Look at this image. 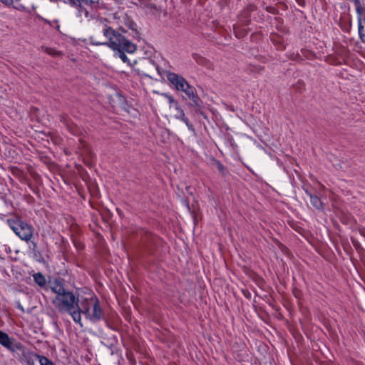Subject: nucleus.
Segmentation results:
<instances>
[{"label": "nucleus", "mask_w": 365, "mask_h": 365, "mask_svg": "<svg viewBox=\"0 0 365 365\" xmlns=\"http://www.w3.org/2000/svg\"><path fill=\"white\" fill-rule=\"evenodd\" d=\"M257 10V6L254 4H250L243 9V14L251 13Z\"/></svg>", "instance_id": "dca6fc26"}, {"label": "nucleus", "mask_w": 365, "mask_h": 365, "mask_svg": "<svg viewBox=\"0 0 365 365\" xmlns=\"http://www.w3.org/2000/svg\"><path fill=\"white\" fill-rule=\"evenodd\" d=\"M50 289L55 294L52 299L53 306L60 312L70 314L73 321L82 326L81 312L77 310L78 299L75 294L66 290L63 284L58 279L50 282Z\"/></svg>", "instance_id": "f257e3e1"}, {"label": "nucleus", "mask_w": 365, "mask_h": 365, "mask_svg": "<svg viewBox=\"0 0 365 365\" xmlns=\"http://www.w3.org/2000/svg\"><path fill=\"white\" fill-rule=\"evenodd\" d=\"M1 2L5 4L6 5H10L13 3V0H0Z\"/></svg>", "instance_id": "4be33fe9"}, {"label": "nucleus", "mask_w": 365, "mask_h": 365, "mask_svg": "<svg viewBox=\"0 0 365 365\" xmlns=\"http://www.w3.org/2000/svg\"><path fill=\"white\" fill-rule=\"evenodd\" d=\"M36 358L38 360L41 365H54L48 358L36 354Z\"/></svg>", "instance_id": "4468645a"}, {"label": "nucleus", "mask_w": 365, "mask_h": 365, "mask_svg": "<svg viewBox=\"0 0 365 365\" xmlns=\"http://www.w3.org/2000/svg\"><path fill=\"white\" fill-rule=\"evenodd\" d=\"M114 51V56L122 60L123 62L127 63L129 61L126 53H133L135 51L136 47H112Z\"/></svg>", "instance_id": "423d86ee"}, {"label": "nucleus", "mask_w": 365, "mask_h": 365, "mask_svg": "<svg viewBox=\"0 0 365 365\" xmlns=\"http://www.w3.org/2000/svg\"><path fill=\"white\" fill-rule=\"evenodd\" d=\"M175 110H176V113L175 115V118L178 119L183 118L185 115L183 110L180 106L179 103L177 104V106H174Z\"/></svg>", "instance_id": "2eb2a0df"}, {"label": "nucleus", "mask_w": 365, "mask_h": 365, "mask_svg": "<svg viewBox=\"0 0 365 365\" xmlns=\"http://www.w3.org/2000/svg\"><path fill=\"white\" fill-rule=\"evenodd\" d=\"M250 14V13L243 14V11H242L241 16H242V18H245V19L243 21V23H244V24H247L250 22V19H249Z\"/></svg>", "instance_id": "f3484780"}, {"label": "nucleus", "mask_w": 365, "mask_h": 365, "mask_svg": "<svg viewBox=\"0 0 365 365\" xmlns=\"http://www.w3.org/2000/svg\"><path fill=\"white\" fill-rule=\"evenodd\" d=\"M162 96L167 99L170 108H174V106H177V104H178V101H175L171 95L168 93H162Z\"/></svg>", "instance_id": "9d476101"}, {"label": "nucleus", "mask_w": 365, "mask_h": 365, "mask_svg": "<svg viewBox=\"0 0 365 365\" xmlns=\"http://www.w3.org/2000/svg\"><path fill=\"white\" fill-rule=\"evenodd\" d=\"M44 51L53 56H58L61 55V52L58 51L56 47H43Z\"/></svg>", "instance_id": "ddd939ff"}, {"label": "nucleus", "mask_w": 365, "mask_h": 365, "mask_svg": "<svg viewBox=\"0 0 365 365\" xmlns=\"http://www.w3.org/2000/svg\"><path fill=\"white\" fill-rule=\"evenodd\" d=\"M7 224L14 233L22 240L29 241L33 236L32 227L19 218L7 220Z\"/></svg>", "instance_id": "20e7f679"}, {"label": "nucleus", "mask_w": 365, "mask_h": 365, "mask_svg": "<svg viewBox=\"0 0 365 365\" xmlns=\"http://www.w3.org/2000/svg\"><path fill=\"white\" fill-rule=\"evenodd\" d=\"M356 12L359 15V21L365 19V6L361 4L360 0H354Z\"/></svg>", "instance_id": "0eeeda50"}, {"label": "nucleus", "mask_w": 365, "mask_h": 365, "mask_svg": "<svg viewBox=\"0 0 365 365\" xmlns=\"http://www.w3.org/2000/svg\"><path fill=\"white\" fill-rule=\"evenodd\" d=\"M310 201H311L312 205L314 207H315L316 208L319 209L322 207V201L317 196L311 195Z\"/></svg>", "instance_id": "9b49d317"}, {"label": "nucleus", "mask_w": 365, "mask_h": 365, "mask_svg": "<svg viewBox=\"0 0 365 365\" xmlns=\"http://www.w3.org/2000/svg\"><path fill=\"white\" fill-rule=\"evenodd\" d=\"M180 120L184 122L190 130L192 129V125L190 123L188 119L185 116H184L183 118H181Z\"/></svg>", "instance_id": "6ab92c4d"}, {"label": "nucleus", "mask_w": 365, "mask_h": 365, "mask_svg": "<svg viewBox=\"0 0 365 365\" xmlns=\"http://www.w3.org/2000/svg\"><path fill=\"white\" fill-rule=\"evenodd\" d=\"M114 17L115 19H120V18H123L125 22V25H128L129 27H131V25L133 24L128 17L126 14H115Z\"/></svg>", "instance_id": "f8f14e48"}, {"label": "nucleus", "mask_w": 365, "mask_h": 365, "mask_svg": "<svg viewBox=\"0 0 365 365\" xmlns=\"http://www.w3.org/2000/svg\"><path fill=\"white\" fill-rule=\"evenodd\" d=\"M165 75L168 81L175 87L177 91L183 92L190 100L194 106H200V99L195 93V88L191 86L182 76L170 71H165Z\"/></svg>", "instance_id": "f03ea898"}, {"label": "nucleus", "mask_w": 365, "mask_h": 365, "mask_svg": "<svg viewBox=\"0 0 365 365\" xmlns=\"http://www.w3.org/2000/svg\"><path fill=\"white\" fill-rule=\"evenodd\" d=\"M302 53L306 56V58H312V55L307 51V49H302Z\"/></svg>", "instance_id": "aec40b11"}, {"label": "nucleus", "mask_w": 365, "mask_h": 365, "mask_svg": "<svg viewBox=\"0 0 365 365\" xmlns=\"http://www.w3.org/2000/svg\"><path fill=\"white\" fill-rule=\"evenodd\" d=\"M103 34L108 39V43H97L96 45L105 44L107 46H135L128 40L123 35L117 32L110 27L104 29Z\"/></svg>", "instance_id": "39448f33"}, {"label": "nucleus", "mask_w": 365, "mask_h": 365, "mask_svg": "<svg viewBox=\"0 0 365 365\" xmlns=\"http://www.w3.org/2000/svg\"><path fill=\"white\" fill-rule=\"evenodd\" d=\"M0 344L7 348L12 344L9 335L1 331H0Z\"/></svg>", "instance_id": "1a4fd4ad"}, {"label": "nucleus", "mask_w": 365, "mask_h": 365, "mask_svg": "<svg viewBox=\"0 0 365 365\" xmlns=\"http://www.w3.org/2000/svg\"><path fill=\"white\" fill-rule=\"evenodd\" d=\"M119 29H120V30H121L123 32H125V31L123 29H122V26H121L120 25L119 26Z\"/></svg>", "instance_id": "b1692460"}, {"label": "nucleus", "mask_w": 365, "mask_h": 365, "mask_svg": "<svg viewBox=\"0 0 365 365\" xmlns=\"http://www.w3.org/2000/svg\"><path fill=\"white\" fill-rule=\"evenodd\" d=\"M266 10H267L268 12L272 13V14H275L276 11H277L275 8L272 7V6H267V7L266 8Z\"/></svg>", "instance_id": "412c9836"}, {"label": "nucleus", "mask_w": 365, "mask_h": 365, "mask_svg": "<svg viewBox=\"0 0 365 365\" xmlns=\"http://www.w3.org/2000/svg\"><path fill=\"white\" fill-rule=\"evenodd\" d=\"M68 1L73 6V0H68Z\"/></svg>", "instance_id": "393cba45"}, {"label": "nucleus", "mask_w": 365, "mask_h": 365, "mask_svg": "<svg viewBox=\"0 0 365 365\" xmlns=\"http://www.w3.org/2000/svg\"><path fill=\"white\" fill-rule=\"evenodd\" d=\"M33 278L35 282L41 287H44L46 284V277L40 272L34 274Z\"/></svg>", "instance_id": "6e6552de"}, {"label": "nucleus", "mask_w": 365, "mask_h": 365, "mask_svg": "<svg viewBox=\"0 0 365 365\" xmlns=\"http://www.w3.org/2000/svg\"><path fill=\"white\" fill-rule=\"evenodd\" d=\"M293 58H294V59H297V58H298V56H295V57H294Z\"/></svg>", "instance_id": "a878e982"}, {"label": "nucleus", "mask_w": 365, "mask_h": 365, "mask_svg": "<svg viewBox=\"0 0 365 365\" xmlns=\"http://www.w3.org/2000/svg\"><path fill=\"white\" fill-rule=\"evenodd\" d=\"M82 2L88 3V0H73V6H81Z\"/></svg>", "instance_id": "a211bd4d"}, {"label": "nucleus", "mask_w": 365, "mask_h": 365, "mask_svg": "<svg viewBox=\"0 0 365 365\" xmlns=\"http://www.w3.org/2000/svg\"><path fill=\"white\" fill-rule=\"evenodd\" d=\"M77 310H79L81 314H83L88 319L93 322L101 320L103 316L99 301L95 297L83 299L80 305L78 306Z\"/></svg>", "instance_id": "7ed1b4c3"}, {"label": "nucleus", "mask_w": 365, "mask_h": 365, "mask_svg": "<svg viewBox=\"0 0 365 365\" xmlns=\"http://www.w3.org/2000/svg\"><path fill=\"white\" fill-rule=\"evenodd\" d=\"M91 4H98L99 0H88Z\"/></svg>", "instance_id": "5701e85b"}]
</instances>
